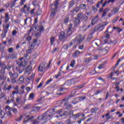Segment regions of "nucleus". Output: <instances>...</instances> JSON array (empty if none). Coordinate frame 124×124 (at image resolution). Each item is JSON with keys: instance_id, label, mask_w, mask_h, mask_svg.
<instances>
[{"instance_id": "nucleus-1", "label": "nucleus", "mask_w": 124, "mask_h": 124, "mask_svg": "<svg viewBox=\"0 0 124 124\" xmlns=\"http://www.w3.org/2000/svg\"><path fill=\"white\" fill-rule=\"evenodd\" d=\"M51 110H47L46 113L41 116L38 117L33 121L32 124H45L48 120L50 119V117L53 116V114L50 112Z\"/></svg>"}, {"instance_id": "nucleus-2", "label": "nucleus", "mask_w": 124, "mask_h": 124, "mask_svg": "<svg viewBox=\"0 0 124 124\" xmlns=\"http://www.w3.org/2000/svg\"><path fill=\"white\" fill-rule=\"evenodd\" d=\"M10 19L9 14L7 13H5V23L6 25H3L4 32L1 34L2 39L5 38L6 34L8 31L9 28L10 26L11 22L8 23Z\"/></svg>"}, {"instance_id": "nucleus-3", "label": "nucleus", "mask_w": 124, "mask_h": 124, "mask_svg": "<svg viewBox=\"0 0 124 124\" xmlns=\"http://www.w3.org/2000/svg\"><path fill=\"white\" fill-rule=\"evenodd\" d=\"M86 36H82L81 34H78L77 38L73 39L70 43V46L71 47L73 44L75 45V47H77L78 45H80L81 43L85 39Z\"/></svg>"}, {"instance_id": "nucleus-4", "label": "nucleus", "mask_w": 124, "mask_h": 124, "mask_svg": "<svg viewBox=\"0 0 124 124\" xmlns=\"http://www.w3.org/2000/svg\"><path fill=\"white\" fill-rule=\"evenodd\" d=\"M50 67L49 65H48L47 63L44 62L43 63H41L38 67V71L40 72H45Z\"/></svg>"}, {"instance_id": "nucleus-5", "label": "nucleus", "mask_w": 124, "mask_h": 124, "mask_svg": "<svg viewBox=\"0 0 124 124\" xmlns=\"http://www.w3.org/2000/svg\"><path fill=\"white\" fill-rule=\"evenodd\" d=\"M76 31V27H75L72 23L69 24L68 29H67V35L70 36L71 35H72Z\"/></svg>"}, {"instance_id": "nucleus-6", "label": "nucleus", "mask_w": 124, "mask_h": 124, "mask_svg": "<svg viewBox=\"0 0 124 124\" xmlns=\"http://www.w3.org/2000/svg\"><path fill=\"white\" fill-rule=\"evenodd\" d=\"M108 24V22H104L102 25L98 24L94 28V31H102Z\"/></svg>"}, {"instance_id": "nucleus-7", "label": "nucleus", "mask_w": 124, "mask_h": 124, "mask_svg": "<svg viewBox=\"0 0 124 124\" xmlns=\"http://www.w3.org/2000/svg\"><path fill=\"white\" fill-rule=\"evenodd\" d=\"M9 75L10 76V78H11V83L14 84L16 83V79L18 77V74L16 72L12 73V72H9Z\"/></svg>"}, {"instance_id": "nucleus-8", "label": "nucleus", "mask_w": 124, "mask_h": 124, "mask_svg": "<svg viewBox=\"0 0 124 124\" xmlns=\"http://www.w3.org/2000/svg\"><path fill=\"white\" fill-rule=\"evenodd\" d=\"M30 10V7H27V5L26 4L21 9L20 11L22 13H25V14H29Z\"/></svg>"}, {"instance_id": "nucleus-9", "label": "nucleus", "mask_w": 124, "mask_h": 124, "mask_svg": "<svg viewBox=\"0 0 124 124\" xmlns=\"http://www.w3.org/2000/svg\"><path fill=\"white\" fill-rule=\"evenodd\" d=\"M65 116H69L70 118H73L74 112L71 110H69V112L65 111H64L63 113L61 115V116L62 117Z\"/></svg>"}, {"instance_id": "nucleus-10", "label": "nucleus", "mask_w": 124, "mask_h": 124, "mask_svg": "<svg viewBox=\"0 0 124 124\" xmlns=\"http://www.w3.org/2000/svg\"><path fill=\"white\" fill-rule=\"evenodd\" d=\"M7 69V66L4 63L0 62V73H6L5 70Z\"/></svg>"}, {"instance_id": "nucleus-11", "label": "nucleus", "mask_w": 124, "mask_h": 124, "mask_svg": "<svg viewBox=\"0 0 124 124\" xmlns=\"http://www.w3.org/2000/svg\"><path fill=\"white\" fill-rule=\"evenodd\" d=\"M15 101V95H13V94H10L8 99L7 100L6 104L7 105H9L12 102H14Z\"/></svg>"}, {"instance_id": "nucleus-12", "label": "nucleus", "mask_w": 124, "mask_h": 124, "mask_svg": "<svg viewBox=\"0 0 124 124\" xmlns=\"http://www.w3.org/2000/svg\"><path fill=\"white\" fill-rule=\"evenodd\" d=\"M73 23L74 24V28H77L80 23V20L77 17H75L73 19Z\"/></svg>"}, {"instance_id": "nucleus-13", "label": "nucleus", "mask_w": 124, "mask_h": 124, "mask_svg": "<svg viewBox=\"0 0 124 124\" xmlns=\"http://www.w3.org/2000/svg\"><path fill=\"white\" fill-rule=\"evenodd\" d=\"M34 117L33 116H30L27 115L26 116V118L24 119V120L23 121V123H27L29 121H33L34 120Z\"/></svg>"}, {"instance_id": "nucleus-14", "label": "nucleus", "mask_w": 124, "mask_h": 124, "mask_svg": "<svg viewBox=\"0 0 124 124\" xmlns=\"http://www.w3.org/2000/svg\"><path fill=\"white\" fill-rule=\"evenodd\" d=\"M68 99L66 98H64L63 99V101L65 102L64 104V106L66 109H69L73 107L71 104H68Z\"/></svg>"}, {"instance_id": "nucleus-15", "label": "nucleus", "mask_w": 124, "mask_h": 124, "mask_svg": "<svg viewBox=\"0 0 124 124\" xmlns=\"http://www.w3.org/2000/svg\"><path fill=\"white\" fill-rule=\"evenodd\" d=\"M57 12H58V8H52L51 13L50 14V16L52 18H54V16H55Z\"/></svg>"}, {"instance_id": "nucleus-16", "label": "nucleus", "mask_w": 124, "mask_h": 124, "mask_svg": "<svg viewBox=\"0 0 124 124\" xmlns=\"http://www.w3.org/2000/svg\"><path fill=\"white\" fill-rule=\"evenodd\" d=\"M66 39V35L65 34V32L62 31L60 32V35H59V39L61 41Z\"/></svg>"}, {"instance_id": "nucleus-17", "label": "nucleus", "mask_w": 124, "mask_h": 124, "mask_svg": "<svg viewBox=\"0 0 124 124\" xmlns=\"http://www.w3.org/2000/svg\"><path fill=\"white\" fill-rule=\"evenodd\" d=\"M81 54V52L77 50L75 52L72 54V56L76 59L79 57L80 55Z\"/></svg>"}, {"instance_id": "nucleus-18", "label": "nucleus", "mask_w": 124, "mask_h": 124, "mask_svg": "<svg viewBox=\"0 0 124 124\" xmlns=\"http://www.w3.org/2000/svg\"><path fill=\"white\" fill-rule=\"evenodd\" d=\"M12 88V85H10L9 86H7V84L6 83L3 86V91H10Z\"/></svg>"}, {"instance_id": "nucleus-19", "label": "nucleus", "mask_w": 124, "mask_h": 124, "mask_svg": "<svg viewBox=\"0 0 124 124\" xmlns=\"http://www.w3.org/2000/svg\"><path fill=\"white\" fill-rule=\"evenodd\" d=\"M99 20V16L98 15H97L96 16H95L94 18H93L92 21L91 22V25H94L96 23H97V21Z\"/></svg>"}, {"instance_id": "nucleus-20", "label": "nucleus", "mask_w": 124, "mask_h": 124, "mask_svg": "<svg viewBox=\"0 0 124 124\" xmlns=\"http://www.w3.org/2000/svg\"><path fill=\"white\" fill-rule=\"evenodd\" d=\"M40 44V42L38 40V39H35L33 41V43H32V45H31V47H35L39 46V44Z\"/></svg>"}, {"instance_id": "nucleus-21", "label": "nucleus", "mask_w": 124, "mask_h": 124, "mask_svg": "<svg viewBox=\"0 0 124 124\" xmlns=\"http://www.w3.org/2000/svg\"><path fill=\"white\" fill-rule=\"evenodd\" d=\"M45 83V79H42L41 82L39 84V85L37 86V89H39L42 88Z\"/></svg>"}, {"instance_id": "nucleus-22", "label": "nucleus", "mask_w": 124, "mask_h": 124, "mask_svg": "<svg viewBox=\"0 0 124 124\" xmlns=\"http://www.w3.org/2000/svg\"><path fill=\"white\" fill-rule=\"evenodd\" d=\"M52 81H53V78H50L49 79H48L46 81V82L45 83V84L43 86V88H45L46 86L49 85L52 82Z\"/></svg>"}, {"instance_id": "nucleus-23", "label": "nucleus", "mask_w": 124, "mask_h": 124, "mask_svg": "<svg viewBox=\"0 0 124 124\" xmlns=\"http://www.w3.org/2000/svg\"><path fill=\"white\" fill-rule=\"evenodd\" d=\"M66 84L67 86H69L72 85H74L76 84V82H74V79H71L70 80H68L66 81Z\"/></svg>"}, {"instance_id": "nucleus-24", "label": "nucleus", "mask_w": 124, "mask_h": 124, "mask_svg": "<svg viewBox=\"0 0 124 124\" xmlns=\"http://www.w3.org/2000/svg\"><path fill=\"white\" fill-rule=\"evenodd\" d=\"M6 73H0V81H2V80H6L7 79L6 76H5Z\"/></svg>"}, {"instance_id": "nucleus-25", "label": "nucleus", "mask_w": 124, "mask_h": 124, "mask_svg": "<svg viewBox=\"0 0 124 124\" xmlns=\"http://www.w3.org/2000/svg\"><path fill=\"white\" fill-rule=\"evenodd\" d=\"M32 69V66L31 65H29L28 68L26 69L25 70V73L28 74L29 75L31 72V70Z\"/></svg>"}, {"instance_id": "nucleus-26", "label": "nucleus", "mask_w": 124, "mask_h": 124, "mask_svg": "<svg viewBox=\"0 0 124 124\" xmlns=\"http://www.w3.org/2000/svg\"><path fill=\"white\" fill-rule=\"evenodd\" d=\"M5 116V112L2 109V107L0 105V117L1 118H3Z\"/></svg>"}, {"instance_id": "nucleus-27", "label": "nucleus", "mask_w": 124, "mask_h": 124, "mask_svg": "<svg viewBox=\"0 0 124 124\" xmlns=\"http://www.w3.org/2000/svg\"><path fill=\"white\" fill-rule=\"evenodd\" d=\"M70 17L69 16H65L63 19L64 24H68L69 22Z\"/></svg>"}, {"instance_id": "nucleus-28", "label": "nucleus", "mask_w": 124, "mask_h": 124, "mask_svg": "<svg viewBox=\"0 0 124 124\" xmlns=\"http://www.w3.org/2000/svg\"><path fill=\"white\" fill-rule=\"evenodd\" d=\"M18 0H13V1L11 2L10 3L11 8H14V7H15L16 5V2Z\"/></svg>"}, {"instance_id": "nucleus-29", "label": "nucleus", "mask_w": 124, "mask_h": 124, "mask_svg": "<svg viewBox=\"0 0 124 124\" xmlns=\"http://www.w3.org/2000/svg\"><path fill=\"white\" fill-rule=\"evenodd\" d=\"M83 16H84L83 14L82 13H80L77 16V18L80 21V20H81L82 18H83Z\"/></svg>"}, {"instance_id": "nucleus-30", "label": "nucleus", "mask_w": 124, "mask_h": 124, "mask_svg": "<svg viewBox=\"0 0 124 124\" xmlns=\"http://www.w3.org/2000/svg\"><path fill=\"white\" fill-rule=\"evenodd\" d=\"M34 77H35V74H32L31 76L27 78V80L28 81H32V80H33V79L34 78Z\"/></svg>"}, {"instance_id": "nucleus-31", "label": "nucleus", "mask_w": 124, "mask_h": 124, "mask_svg": "<svg viewBox=\"0 0 124 124\" xmlns=\"http://www.w3.org/2000/svg\"><path fill=\"white\" fill-rule=\"evenodd\" d=\"M76 65V61L75 60H73L71 61V63L70 64V66L72 68H74Z\"/></svg>"}, {"instance_id": "nucleus-32", "label": "nucleus", "mask_w": 124, "mask_h": 124, "mask_svg": "<svg viewBox=\"0 0 124 124\" xmlns=\"http://www.w3.org/2000/svg\"><path fill=\"white\" fill-rule=\"evenodd\" d=\"M109 11V10L105 9L102 15V17H104L106 16L108 12Z\"/></svg>"}, {"instance_id": "nucleus-33", "label": "nucleus", "mask_w": 124, "mask_h": 124, "mask_svg": "<svg viewBox=\"0 0 124 124\" xmlns=\"http://www.w3.org/2000/svg\"><path fill=\"white\" fill-rule=\"evenodd\" d=\"M34 98V93H30L29 96V100H33Z\"/></svg>"}, {"instance_id": "nucleus-34", "label": "nucleus", "mask_w": 124, "mask_h": 124, "mask_svg": "<svg viewBox=\"0 0 124 124\" xmlns=\"http://www.w3.org/2000/svg\"><path fill=\"white\" fill-rule=\"evenodd\" d=\"M76 1L72 0L70 3H69V7L71 8L76 3Z\"/></svg>"}, {"instance_id": "nucleus-35", "label": "nucleus", "mask_w": 124, "mask_h": 124, "mask_svg": "<svg viewBox=\"0 0 124 124\" xmlns=\"http://www.w3.org/2000/svg\"><path fill=\"white\" fill-rule=\"evenodd\" d=\"M34 23L33 24V26L34 28H35V29H36L37 28V26L35 25V24H37L38 23V17L35 18L34 21Z\"/></svg>"}, {"instance_id": "nucleus-36", "label": "nucleus", "mask_w": 124, "mask_h": 124, "mask_svg": "<svg viewBox=\"0 0 124 124\" xmlns=\"http://www.w3.org/2000/svg\"><path fill=\"white\" fill-rule=\"evenodd\" d=\"M23 115H21L19 117H18V118H16V121L17 122H19L21 121H22V119H23Z\"/></svg>"}, {"instance_id": "nucleus-37", "label": "nucleus", "mask_w": 124, "mask_h": 124, "mask_svg": "<svg viewBox=\"0 0 124 124\" xmlns=\"http://www.w3.org/2000/svg\"><path fill=\"white\" fill-rule=\"evenodd\" d=\"M9 58L12 59H15L17 58V56L15 54H12L9 55Z\"/></svg>"}, {"instance_id": "nucleus-38", "label": "nucleus", "mask_w": 124, "mask_h": 124, "mask_svg": "<svg viewBox=\"0 0 124 124\" xmlns=\"http://www.w3.org/2000/svg\"><path fill=\"white\" fill-rule=\"evenodd\" d=\"M59 3V0H56L55 2L54 3V6L55 8L58 9Z\"/></svg>"}, {"instance_id": "nucleus-39", "label": "nucleus", "mask_w": 124, "mask_h": 124, "mask_svg": "<svg viewBox=\"0 0 124 124\" xmlns=\"http://www.w3.org/2000/svg\"><path fill=\"white\" fill-rule=\"evenodd\" d=\"M61 76V72H59L58 74L53 77V79H58V78Z\"/></svg>"}, {"instance_id": "nucleus-40", "label": "nucleus", "mask_w": 124, "mask_h": 124, "mask_svg": "<svg viewBox=\"0 0 124 124\" xmlns=\"http://www.w3.org/2000/svg\"><path fill=\"white\" fill-rule=\"evenodd\" d=\"M114 74V72H111V73H110V76L107 77V79H108V80H111V79H112V77H113Z\"/></svg>"}, {"instance_id": "nucleus-41", "label": "nucleus", "mask_w": 124, "mask_h": 124, "mask_svg": "<svg viewBox=\"0 0 124 124\" xmlns=\"http://www.w3.org/2000/svg\"><path fill=\"white\" fill-rule=\"evenodd\" d=\"M84 87H85V84H83L82 85H79L76 87V88L77 90H78L83 88Z\"/></svg>"}, {"instance_id": "nucleus-42", "label": "nucleus", "mask_w": 124, "mask_h": 124, "mask_svg": "<svg viewBox=\"0 0 124 124\" xmlns=\"http://www.w3.org/2000/svg\"><path fill=\"white\" fill-rule=\"evenodd\" d=\"M93 60L92 57H89L85 60V62L89 63L91 62V61Z\"/></svg>"}, {"instance_id": "nucleus-43", "label": "nucleus", "mask_w": 124, "mask_h": 124, "mask_svg": "<svg viewBox=\"0 0 124 124\" xmlns=\"http://www.w3.org/2000/svg\"><path fill=\"white\" fill-rule=\"evenodd\" d=\"M97 110H98V109L96 107H95L94 108H92L91 110V113H96Z\"/></svg>"}, {"instance_id": "nucleus-44", "label": "nucleus", "mask_w": 124, "mask_h": 124, "mask_svg": "<svg viewBox=\"0 0 124 124\" xmlns=\"http://www.w3.org/2000/svg\"><path fill=\"white\" fill-rule=\"evenodd\" d=\"M41 107H33V110L35 111H37L38 112V111H40V110L41 109Z\"/></svg>"}, {"instance_id": "nucleus-45", "label": "nucleus", "mask_w": 124, "mask_h": 124, "mask_svg": "<svg viewBox=\"0 0 124 124\" xmlns=\"http://www.w3.org/2000/svg\"><path fill=\"white\" fill-rule=\"evenodd\" d=\"M42 10L40 9V8H38V11H37V16H40L42 14Z\"/></svg>"}, {"instance_id": "nucleus-46", "label": "nucleus", "mask_w": 124, "mask_h": 124, "mask_svg": "<svg viewBox=\"0 0 124 124\" xmlns=\"http://www.w3.org/2000/svg\"><path fill=\"white\" fill-rule=\"evenodd\" d=\"M21 63H22V66L23 67H25L27 65L28 62L27 61L24 60L23 61H21Z\"/></svg>"}, {"instance_id": "nucleus-47", "label": "nucleus", "mask_w": 124, "mask_h": 124, "mask_svg": "<svg viewBox=\"0 0 124 124\" xmlns=\"http://www.w3.org/2000/svg\"><path fill=\"white\" fill-rule=\"evenodd\" d=\"M55 39L54 37H52L51 38L50 42L51 45H54V43H55Z\"/></svg>"}, {"instance_id": "nucleus-48", "label": "nucleus", "mask_w": 124, "mask_h": 124, "mask_svg": "<svg viewBox=\"0 0 124 124\" xmlns=\"http://www.w3.org/2000/svg\"><path fill=\"white\" fill-rule=\"evenodd\" d=\"M34 49V47L32 48H30V49H28L27 50V53L28 54H30L32 53V50Z\"/></svg>"}, {"instance_id": "nucleus-49", "label": "nucleus", "mask_w": 124, "mask_h": 124, "mask_svg": "<svg viewBox=\"0 0 124 124\" xmlns=\"http://www.w3.org/2000/svg\"><path fill=\"white\" fill-rule=\"evenodd\" d=\"M59 50V49L58 48V47H55L54 48H53L52 49V50L51 51V53L52 54H54L55 53V52H57V51H58Z\"/></svg>"}, {"instance_id": "nucleus-50", "label": "nucleus", "mask_w": 124, "mask_h": 124, "mask_svg": "<svg viewBox=\"0 0 124 124\" xmlns=\"http://www.w3.org/2000/svg\"><path fill=\"white\" fill-rule=\"evenodd\" d=\"M12 111L14 114H17L18 113V110L16 108H12Z\"/></svg>"}, {"instance_id": "nucleus-51", "label": "nucleus", "mask_w": 124, "mask_h": 124, "mask_svg": "<svg viewBox=\"0 0 124 124\" xmlns=\"http://www.w3.org/2000/svg\"><path fill=\"white\" fill-rule=\"evenodd\" d=\"M79 114H80V113L76 114H75V115L74 114L73 118H74L75 119L78 118L80 117Z\"/></svg>"}, {"instance_id": "nucleus-52", "label": "nucleus", "mask_w": 124, "mask_h": 124, "mask_svg": "<svg viewBox=\"0 0 124 124\" xmlns=\"http://www.w3.org/2000/svg\"><path fill=\"white\" fill-rule=\"evenodd\" d=\"M22 61H16V64L20 67L22 66Z\"/></svg>"}, {"instance_id": "nucleus-53", "label": "nucleus", "mask_w": 124, "mask_h": 124, "mask_svg": "<svg viewBox=\"0 0 124 124\" xmlns=\"http://www.w3.org/2000/svg\"><path fill=\"white\" fill-rule=\"evenodd\" d=\"M87 19H88V17L87 16H83L82 21L83 22H85L86 21H87Z\"/></svg>"}, {"instance_id": "nucleus-54", "label": "nucleus", "mask_w": 124, "mask_h": 124, "mask_svg": "<svg viewBox=\"0 0 124 124\" xmlns=\"http://www.w3.org/2000/svg\"><path fill=\"white\" fill-rule=\"evenodd\" d=\"M104 42L106 44H112L113 42L112 41H108L107 40H104Z\"/></svg>"}, {"instance_id": "nucleus-55", "label": "nucleus", "mask_w": 124, "mask_h": 124, "mask_svg": "<svg viewBox=\"0 0 124 124\" xmlns=\"http://www.w3.org/2000/svg\"><path fill=\"white\" fill-rule=\"evenodd\" d=\"M118 18H119V16H117L114 18L112 21V23H115L118 21Z\"/></svg>"}, {"instance_id": "nucleus-56", "label": "nucleus", "mask_w": 124, "mask_h": 124, "mask_svg": "<svg viewBox=\"0 0 124 124\" xmlns=\"http://www.w3.org/2000/svg\"><path fill=\"white\" fill-rule=\"evenodd\" d=\"M80 7L83 10H85L86 9V4H81L80 5Z\"/></svg>"}, {"instance_id": "nucleus-57", "label": "nucleus", "mask_w": 124, "mask_h": 124, "mask_svg": "<svg viewBox=\"0 0 124 124\" xmlns=\"http://www.w3.org/2000/svg\"><path fill=\"white\" fill-rule=\"evenodd\" d=\"M120 82L115 81V82H113V85H114L115 87L119 86V85H120Z\"/></svg>"}, {"instance_id": "nucleus-58", "label": "nucleus", "mask_w": 124, "mask_h": 124, "mask_svg": "<svg viewBox=\"0 0 124 124\" xmlns=\"http://www.w3.org/2000/svg\"><path fill=\"white\" fill-rule=\"evenodd\" d=\"M16 102L18 103V105L20 104V100H21V98L19 97H17L16 98Z\"/></svg>"}, {"instance_id": "nucleus-59", "label": "nucleus", "mask_w": 124, "mask_h": 124, "mask_svg": "<svg viewBox=\"0 0 124 124\" xmlns=\"http://www.w3.org/2000/svg\"><path fill=\"white\" fill-rule=\"evenodd\" d=\"M104 68V64H101V65H99L98 68L99 69H101Z\"/></svg>"}, {"instance_id": "nucleus-60", "label": "nucleus", "mask_w": 124, "mask_h": 124, "mask_svg": "<svg viewBox=\"0 0 124 124\" xmlns=\"http://www.w3.org/2000/svg\"><path fill=\"white\" fill-rule=\"evenodd\" d=\"M65 124H72L71 120L68 119L66 121Z\"/></svg>"}, {"instance_id": "nucleus-61", "label": "nucleus", "mask_w": 124, "mask_h": 124, "mask_svg": "<svg viewBox=\"0 0 124 124\" xmlns=\"http://www.w3.org/2000/svg\"><path fill=\"white\" fill-rule=\"evenodd\" d=\"M35 10V8L32 9L31 11H30V14H31V15H32V14H33V15H34V14H35V13H34Z\"/></svg>"}, {"instance_id": "nucleus-62", "label": "nucleus", "mask_w": 124, "mask_h": 124, "mask_svg": "<svg viewBox=\"0 0 124 124\" xmlns=\"http://www.w3.org/2000/svg\"><path fill=\"white\" fill-rule=\"evenodd\" d=\"M24 77L23 76H21L20 77V78H19V80L21 82H24Z\"/></svg>"}, {"instance_id": "nucleus-63", "label": "nucleus", "mask_w": 124, "mask_h": 124, "mask_svg": "<svg viewBox=\"0 0 124 124\" xmlns=\"http://www.w3.org/2000/svg\"><path fill=\"white\" fill-rule=\"evenodd\" d=\"M93 33H94L93 32V33H91V34L89 35V36H88V38L89 39H90V40L92 39L93 38Z\"/></svg>"}, {"instance_id": "nucleus-64", "label": "nucleus", "mask_w": 124, "mask_h": 124, "mask_svg": "<svg viewBox=\"0 0 124 124\" xmlns=\"http://www.w3.org/2000/svg\"><path fill=\"white\" fill-rule=\"evenodd\" d=\"M21 2H20V4L21 5H23L24 4V3L26 2L27 0H20Z\"/></svg>"}]
</instances>
